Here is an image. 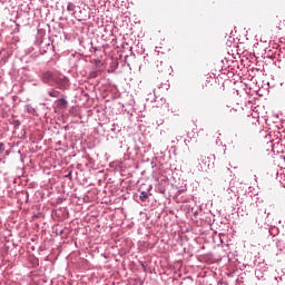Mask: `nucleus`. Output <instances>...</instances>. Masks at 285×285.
<instances>
[{
    "label": "nucleus",
    "instance_id": "nucleus-1",
    "mask_svg": "<svg viewBox=\"0 0 285 285\" xmlns=\"http://www.w3.org/2000/svg\"><path fill=\"white\" fill-rule=\"evenodd\" d=\"M42 79L46 82L55 81V76L51 70H47L46 73L42 75Z\"/></svg>",
    "mask_w": 285,
    "mask_h": 285
},
{
    "label": "nucleus",
    "instance_id": "nucleus-3",
    "mask_svg": "<svg viewBox=\"0 0 285 285\" xmlns=\"http://www.w3.org/2000/svg\"><path fill=\"white\" fill-rule=\"evenodd\" d=\"M148 196H149V194L147 193V190H141V193H140V199H141L142 202H146V199H148Z\"/></svg>",
    "mask_w": 285,
    "mask_h": 285
},
{
    "label": "nucleus",
    "instance_id": "nucleus-4",
    "mask_svg": "<svg viewBox=\"0 0 285 285\" xmlns=\"http://www.w3.org/2000/svg\"><path fill=\"white\" fill-rule=\"evenodd\" d=\"M49 95H50L52 98H59L60 92H59V90H50V91H49Z\"/></svg>",
    "mask_w": 285,
    "mask_h": 285
},
{
    "label": "nucleus",
    "instance_id": "nucleus-5",
    "mask_svg": "<svg viewBox=\"0 0 285 285\" xmlns=\"http://www.w3.org/2000/svg\"><path fill=\"white\" fill-rule=\"evenodd\" d=\"M188 137H197V131L193 130L191 135L190 131H188Z\"/></svg>",
    "mask_w": 285,
    "mask_h": 285
},
{
    "label": "nucleus",
    "instance_id": "nucleus-2",
    "mask_svg": "<svg viewBox=\"0 0 285 285\" xmlns=\"http://www.w3.org/2000/svg\"><path fill=\"white\" fill-rule=\"evenodd\" d=\"M67 104H68L67 98H59L58 107H61V108L67 107Z\"/></svg>",
    "mask_w": 285,
    "mask_h": 285
},
{
    "label": "nucleus",
    "instance_id": "nucleus-6",
    "mask_svg": "<svg viewBox=\"0 0 285 285\" xmlns=\"http://www.w3.org/2000/svg\"><path fill=\"white\" fill-rule=\"evenodd\" d=\"M4 149H6L4 144H1V141H0V154H3Z\"/></svg>",
    "mask_w": 285,
    "mask_h": 285
},
{
    "label": "nucleus",
    "instance_id": "nucleus-7",
    "mask_svg": "<svg viewBox=\"0 0 285 285\" xmlns=\"http://www.w3.org/2000/svg\"><path fill=\"white\" fill-rule=\"evenodd\" d=\"M65 83H68V79H66V77L62 79V86H65Z\"/></svg>",
    "mask_w": 285,
    "mask_h": 285
}]
</instances>
